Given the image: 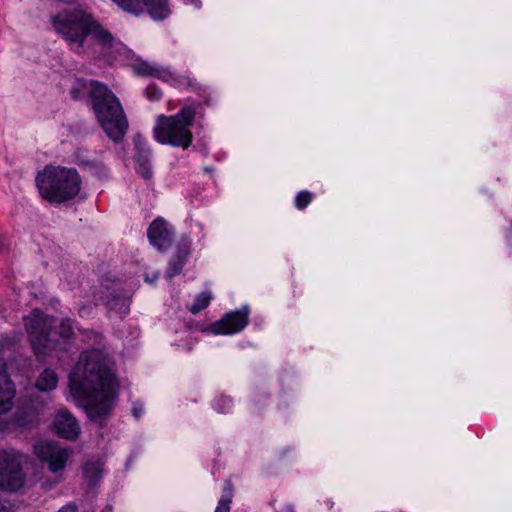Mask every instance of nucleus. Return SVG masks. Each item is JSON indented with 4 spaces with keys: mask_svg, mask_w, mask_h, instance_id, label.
<instances>
[{
    "mask_svg": "<svg viewBox=\"0 0 512 512\" xmlns=\"http://www.w3.org/2000/svg\"><path fill=\"white\" fill-rule=\"evenodd\" d=\"M28 457L15 450H0V488L7 491L19 490L25 481V475L21 470L22 464Z\"/></svg>",
    "mask_w": 512,
    "mask_h": 512,
    "instance_id": "nucleus-7",
    "label": "nucleus"
},
{
    "mask_svg": "<svg viewBox=\"0 0 512 512\" xmlns=\"http://www.w3.org/2000/svg\"><path fill=\"white\" fill-rule=\"evenodd\" d=\"M72 396L85 402L92 421H101L112 410L117 398V383L111 373L109 359L102 352L83 353L70 374Z\"/></svg>",
    "mask_w": 512,
    "mask_h": 512,
    "instance_id": "nucleus-1",
    "label": "nucleus"
},
{
    "mask_svg": "<svg viewBox=\"0 0 512 512\" xmlns=\"http://www.w3.org/2000/svg\"><path fill=\"white\" fill-rule=\"evenodd\" d=\"M53 430L64 439L75 440L80 434L76 418L67 410H59L52 423Z\"/></svg>",
    "mask_w": 512,
    "mask_h": 512,
    "instance_id": "nucleus-12",
    "label": "nucleus"
},
{
    "mask_svg": "<svg viewBox=\"0 0 512 512\" xmlns=\"http://www.w3.org/2000/svg\"><path fill=\"white\" fill-rule=\"evenodd\" d=\"M52 25L67 42L70 50L79 55L89 54L85 45L88 36H91L103 53H107L115 42L113 35L83 8L60 11L52 18Z\"/></svg>",
    "mask_w": 512,
    "mask_h": 512,
    "instance_id": "nucleus-2",
    "label": "nucleus"
},
{
    "mask_svg": "<svg viewBox=\"0 0 512 512\" xmlns=\"http://www.w3.org/2000/svg\"><path fill=\"white\" fill-rule=\"evenodd\" d=\"M84 474L86 478L93 481L101 476V466L98 462H89L84 466Z\"/></svg>",
    "mask_w": 512,
    "mask_h": 512,
    "instance_id": "nucleus-20",
    "label": "nucleus"
},
{
    "mask_svg": "<svg viewBox=\"0 0 512 512\" xmlns=\"http://www.w3.org/2000/svg\"><path fill=\"white\" fill-rule=\"evenodd\" d=\"M89 313H90V307H85V306H84V307H81V308L79 309V314H80L81 316H86V315H88Z\"/></svg>",
    "mask_w": 512,
    "mask_h": 512,
    "instance_id": "nucleus-27",
    "label": "nucleus"
},
{
    "mask_svg": "<svg viewBox=\"0 0 512 512\" xmlns=\"http://www.w3.org/2000/svg\"><path fill=\"white\" fill-rule=\"evenodd\" d=\"M211 299H212L211 292L204 291L197 295L194 303L189 307V310L193 314H197L209 305Z\"/></svg>",
    "mask_w": 512,
    "mask_h": 512,
    "instance_id": "nucleus-19",
    "label": "nucleus"
},
{
    "mask_svg": "<svg viewBox=\"0 0 512 512\" xmlns=\"http://www.w3.org/2000/svg\"><path fill=\"white\" fill-rule=\"evenodd\" d=\"M77 84H78L79 86H81V87H82V86H86V85H85L84 83H82L81 81H78V82H77Z\"/></svg>",
    "mask_w": 512,
    "mask_h": 512,
    "instance_id": "nucleus-30",
    "label": "nucleus"
},
{
    "mask_svg": "<svg viewBox=\"0 0 512 512\" xmlns=\"http://www.w3.org/2000/svg\"><path fill=\"white\" fill-rule=\"evenodd\" d=\"M25 328L33 350L38 358L44 357L50 350L56 347L52 328L55 326L54 318L33 310L24 318Z\"/></svg>",
    "mask_w": 512,
    "mask_h": 512,
    "instance_id": "nucleus-6",
    "label": "nucleus"
},
{
    "mask_svg": "<svg viewBox=\"0 0 512 512\" xmlns=\"http://www.w3.org/2000/svg\"><path fill=\"white\" fill-rule=\"evenodd\" d=\"M107 306L110 310L116 311L120 315H125L129 312V299L115 296L108 300Z\"/></svg>",
    "mask_w": 512,
    "mask_h": 512,
    "instance_id": "nucleus-18",
    "label": "nucleus"
},
{
    "mask_svg": "<svg viewBox=\"0 0 512 512\" xmlns=\"http://www.w3.org/2000/svg\"><path fill=\"white\" fill-rule=\"evenodd\" d=\"M33 451L37 459L47 464L48 470L61 480V473L64 471L71 456V451L56 442L39 441L34 444Z\"/></svg>",
    "mask_w": 512,
    "mask_h": 512,
    "instance_id": "nucleus-8",
    "label": "nucleus"
},
{
    "mask_svg": "<svg viewBox=\"0 0 512 512\" xmlns=\"http://www.w3.org/2000/svg\"><path fill=\"white\" fill-rule=\"evenodd\" d=\"M312 195L308 191H301L297 194L295 204L298 209H304L311 202Z\"/></svg>",
    "mask_w": 512,
    "mask_h": 512,
    "instance_id": "nucleus-23",
    "label": "nucleus"
},
{
    "mask_svg": "<svg viewBox=\"0 0 512 512\" xmlns=\"http://www.w3.org/2000/svg\"><path fill=\"white\" fill-rule=\"evenodd\" d=\"M147 91H149V88L147 89ZM161 94H162L161 91L156 88H153L151 94H149V92H147V96L151 100H158L161 97Z\"/></svg>",
    "mask_w": 512,
    "mask_h": 512,
    "instance_id": "nucleus-25",
    "label": "nucleus"
},
{
    "mask_svg": "<svg viewBox=\"0 0 512 512\" xmlns=\"http://www.w3.org/2000/svg\"><path fill=\"white\" fill-rule=\"evenodd\" d=\"M88 91L100 126L110 139L120 141L128 129V121L119 99L98 81H91Z\"/></svg>",
    "mask_w": 512,
    "mask_h": 512,
    "instance_id": "nucleus-3",
    "label": "nucleus"
},
{
    "mask_svg": "<svg viewBox=\"0 0 512 512\" xmlns=\"http://www.w3.org/2000/svg\"><path fill=\"white\" fill-rule=\"evenodd\" d=\"M142 413V408H138L137 406H134L133 408V414L136 418H138L140 416V414Z\"/></svg>",
    "mask_w": 512,
    "mask_h": 512,
    "instance_id": "nucleus-28",
    "label": "nucleus"
},
{
    "mask_svg": "<svg viewBox=\"0 0 512 512\" xmlns=\"http://www.w3.org/2000/svg\"><path fill=\"white\" fill-rule=\"evenodd\" d=\"M136 170L145 179L152 177V169L150 164V154L148 152L139 151L136 157Z\"/></svg>",
    "mask_w": 512,
    "mask_h": 512,
    "instance_id": "nucleus-17",
    "label": "nucleus"
},
{
    "mask_svg": "<svg viewBox=\"0 0 512 512\" xmlns=\"http://www.w3.org/2000/svg\"><path fill=\"white\" fill-rule=\"evenodd\" d=\"M73 333H74V328H73L71 320H69V319L63 320L59 324L58 334L62 338H65V339L70 338L73 335Z\"/></svg>",
    "mask_w": 512,
    "mask_h": 512,
    "instance_id": "nucleus-22",
    "label": "nucleus"
},
{
    "mask_svg": "<svg viewBox=\"0 0 512 512\" xmlns=\"http://www.w3.org/2000/svg\"><path fill=\"white\" fill-rule=\"evenodd\" d=\"M15 394L16 390L7 373L6 364L0 361V413L11 410Z\"/></svg>",
    "mask_w": 512,
    "mask_h": 512,
    "instance_id": "nucleus-14",
    "label": "nucleus"
},
{
    "mask_svg": "<svg viewBox=\"0 0 512 512\" xmlns=\"http://www.w3.org/2000/svg\"><path fill=\"white\" fill-rule=\"evenodd\" d=\"M82 180L73 168L46 166L37 174L36 185L41 196L50 202L62 203L77 196Z\"/></svg>",
    "mask_w": 512,
    "mask_h": 512,
    "instance_id": "nucleus-4",
    "label": "nucleus"
},
{
    "mask_svg": "<svg viewBox=\"0 0 512 512\" xmlns=\"http://www.w3.org/2000/svg\"><path fill=\"white\" fill-rule=\"evenodd\" d=\"M72 95L74 99H79L81 97V95L78 92H76L75 88L72 90Z\"/></svg>",
    "mask_w": 512,
    "mask_h": 512,
    "instance_id": "nucleus-29",
    "label": "nucleus"
},
{
    "mask_svg": "<svg viewBox=\"0 0 512 512\" xmlns=\"http://www.w3.org/2000/svg\"><path fill=\"white\" fill-rule=\"evenodd\" d=\"M102 512H111V508H106Z\"/></svg>",
    "mask_w": 512,
    "mask_h": 512,
    "instance_id": "nucleus-32",
    "label": "nucleus"
},
{
    "mask_svg": "<svg viewBox=\"0 0 512 512\" xmlns=\"http://www.w3.org/2000/svg\"><path fill=\"white\" fill-rule=\"evenodd\" d=\"M58 385V375L51 369L43 370L38 376L35 386L41 392H49L56 389Z\"/></svg>",
    "mask_w": 512,
    "mask_h": 512,
    "instance_id": "nucleus-16",
    "label": "nucleus"
},
{
    "mask_svg": "<svg viewBox=\"0 0 512 512\" xmlns=\"http://www.w3.org/2000/svg\"><path fill=\"white\" fill-rule=\"evenodd\" d=\"M230 404H231V401H230V399H229V398H227V397H221V398H219V399L217 400L216 406H217V407H220V406H221V408H219V411H220V412H223V411H224L223 409H224V408H228V407L230 406Z\"/></svg>",
    "mask_w": 512,
    "mask_h": 512,
    "instance_id": "nucleus-24",
    "label": "nucleus"
},
{
    "mask_svg": "<svg viewBox=\"0 0 512 512\" xmlns=\"http://www.w3.org/2000/svg\"><path fill=\"white\" fill-rule=\"evenodd\" d=\"M249 310L247 307L239 311L227 313L221 320L213 323L210 330L213 334L230 335L243 330L248 324Z\"/></svg>",
    "mask_w": 512,
    "mask_h": 512,
    "instance_id": "nucleus-10",
    "label": "nucleus"
},
{
    "mask_svg": "<svg viewBox=\"0 0 512 512\" xmlns=\"http://www.w3.org/2000/svg\"><path fill=\"white\" fill-rule=\"evenodd\" d=\"M195 115L196 109L192 106L184 107L172 116L159 115L153 128L155 140L163 145L187 149L193 141L190 128Z\"/></svg>",
    "mask_w": 512,
    "mask_h": 512,
    "instance_id": "nucleus-5",
    "label": "nucleus"
},
{
    "mask_svg": "<svg viewBox=\"0 0 512 512\" xmlns=\"http://www.w3.org/2000/svg\"><path fill=\"white\" fill-rule=\"evenodd\" d=\"M119 8L133 15L147 11L154 20H163L170 14L168 0H112Z\"/></svg>",
    "mask_w": 512,
    "mask_h": 512,
    "instance_id": "nucleus-9",
    "label": "nucleus"
},
{
    "mask_svg": "<svg viewBox=\"0 0 512 512\" xmlns=\"http://www.w3.org/2000/svg\"><path fill=\"white\" fill-rule=\"evenodd\" d=\"M284 512H294L291 508H286Z\"/></svg>",
    "mask_w": 512,
    "mask_h": 512,
    "instance_id": "nucleus-31",
    "label": "nucleus"
},
{
    "mask_svg": "<svg viewBox=\"0 0 512 512\" xmlns=\"http://www.w3.org/2000/svg\"><path fill=\"white\" fill-rule=\"evenodd\" d=\"M175 231L162 217L156 218L147 230V236L152 246L158 250H166L173 242Z\"/></svg>",
    "mask_w": 512,
    "mask_h": 512,
    "instance_id": "nucleus-11",
    "label": "nucleus"
},
{
    "mask_svg": "<svg viewBox=\"0 0 512 512\" xmlns=\"http://www.w3.org/2000/svg\"><path fill=\"white\" fill-rule=\"evenodd\" d=\"M232 489L229 483H227V492L226 495L223 496L219 502L218 506L215 509V512H230V503H231Z\"/></svg>",
    "mask_w": 512,
    "mask_h": 512,
    "instance_id": "nucleus-21",
    "label": "nucleus"
},
{
    "mask_svg": "<svg viewBox=\"0 0 512 512\" xmlns=\"http://www.w3.org/2000/svg\"><path fill=\"white\" fill-rule=\"evenodd\" d=\"M58 512H77V507L72 504L63 506Z\"/></svg>",
    "mask_w": 512,
    "mask_h": 512,
    "instance_id": "nucleus-26",
    "label": "nucleus"
},
{
    "mask_svg": "<svg viewBox=\"0 0 512 512\" xmlns=\"http://www.w3.org/2000/svg\"><path fill=\"white\" fill-rule=\"evenodd\" d=\"M134 71L141 76H151L170 83H182L184 77L177 76L166 67L149 62H140L134 65Z\"/></svg>",
    "mask_w": 512,
    "mask_h": 512,
    "instance_id": "nucleus-13",
    "label": "nucleus"
},
{
    "mask_svg": "<svg viewBox=\"0 0 512 512\" xmlns=\"http://www.w3.org/2000/svg\"><path fill=\"white\" fill-rule=\"evenodd\" d=\"M190 239H184L178 246L175 256L170 260L168 268L166 270V277L172 278L178 275L183 268V265L190 253Z\"/></svg>",
    "mask_w": 512,
    "mask_h": 512,
    "instance_id": "nucleus-15",
    "label": "nucleus"
}]
</instances>
